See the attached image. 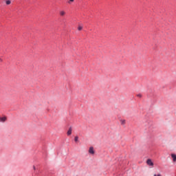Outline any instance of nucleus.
I'll list each match as a JSON object with an SVG mask.
<instances>
[{
  "label": "nucleus",
  "mask_w": 176,
  "mask_h": 176,
  "mask_svg": "<svg viewBox=\"0 0 176 176\" xmlns=\"http://www.w3.org/2000/svg\"><path fill=\"white\" fill-rule=\"evenodd\" d=\"M89 153L90 155H94L95 151H94V148L93 146L89 147Z\"/></svg>",
  "instance_id": "nucleus-1"
},
{
  "label": "nucleus",
  "mask_w": 176,
  "mask_h": 176,
  "mask_svg": "<svg viewBox=\"0 0 176 176\" xmlns=\"http://www.w3.org/2000/svg\"><path fill=\"white\" fill-rule=\"evenodd\" d=\"M8 120V118L4 116V117H0V122L1 123H5V122Z\"/></svg>",
  "instance_id": "nucleus-2"
},
{
  "label": "nucleus",
  "mask_w": 176,
  "mask_h": 176,
  "mask_svg": "<svg viewBox=\"0 0 176 176\" xmlns=\"http://www.w3.org/2000/svg\"><path fill=\"white\" fill-rule=\"evenodd\" d=\"M146 164H148V166H153V162H152V160H151V159L147 160Z\"/></svg>",
  "instance_id": "nucleus-3"
},
{
  "label": "nucleus",
  "mask_w": 176,
  "mask_h": 176,
  "mask_svg": "<svg viewBox=\"0 0 176 176\" xmlns=\"http://www.w3.org/2000/svg\"><path fill=\"white\" fill-rule=\"evenodd\" d=\"M72 134V128L70 127L69 130L67 131V135H71Z\"/></svg>",
  "instance_id": "nucleus-4"
},
{
  "label": "nucleus",
  "mask_w": 176,
  "mask_h": 176,
  "mask_svg": "<svg viewBox=\"0 0 176 176\" xmlns=\"http://www.w3.org/2000/svg\"><path fill=\"white\" fill-rule=\"evenodd\" d=\"M59 14H60V16H65V11H64V10L60 11Z\"/></svg>",
  "instance_id": "nucleus-5"
},
{
  "label": "nucleus",
  "mask_w": 176,
  "mask_h": 176,
  "mask_svg": "<svg viewBox=\"0 0 176 176\" xmlns=\"http://www.w3.org/2000/svg\"><path fill=\"white\" fill-rule=\"evenodd\" d=\"M171 157H172L173 162H176V155H175V154H172Z\"/></svg>",
  "instance_id": "nucleus-6"
},
{
  "label": "nucleus",
  "mask_w": 176,
  "mask_h": 176,
  "mask_svg": "<svg viewBox=\"0 0 176 176\" xmlns=\"http://www.w3.org/2000/svg\"><path fill=\"white\" fill-rule=\"evenodd\" d=\"M120 123H121V124H122V125L126 124V120H120Z\"/></svg>",
  "instance_id": "nucleus-7"
},
{
  "label": "nucleus",
  "mask_w": 176,
  "mask_h": 176,
  "mask_svg": "<svg viewBox=\"0 0 176 176\" xmlns=\"http://www.w3.org/2000/svg\"><path fill=\"white\" fill-rule=\"evenodd\" d=\"M6 5H10V3H12V1L10 0H7L6 1Z\"/></svg>",
  "instance_id": "nucleus-8"
},
{
  "label": "nucleus",
  "mask_w": 176,
  "mask_h": 176,
  "mask_svg": "<svg viewBox=\"0 0 176 176\" xmlns=\"http://www.w3.org/2000/svg\"><path fill=\"white\" fill-rule=\"evenodd\" d=\"M78 31H82V30H83V27L79 25L78 28Z\"/></svg>",
  "instance_id": "nucleus-9"
},
{
  "label": "nucleus",
  "mask_w": 176,
  "mask_h": 176,
  "mask_svg": "<svg viewBox=\"0 0 176 176\" xmlns=\"http://www.w3.org/2000/svg\"><path fill=\"white\" fill-rule=\"evenodd\" d=\"M78 140H79V138H78V136H76V137L74 138V141H75V142H78Z\"/></svg>",
  "instance_id": "nucleus-10"
},
{
  "label": "nucleus",
  "mask_w": 176,
  "mask_h": 176,
  "mask_svg": "<svg viewBox=\"0 0 176 176\" xmlns=\"http://www.w3.org/2000/svg\"><path fill=\"white\" fill-rule=\"evenodd\" d=\"M74 0H69L68 3L71 5L72 2H74Z\"/></svg>",
  "instance_id": "nucleus-11"
},
{
  "label": "nucleus",
  "mask_w": 176,
  "mask_h": 176,
  "mask_svg": "<svg viewBox=\"0 0 176 176\" xmlns=\"http://www.w3.org/2000/svg\"><path fill=\"white\" fill-rule=\"evenodd\" d=\"M138 97H140V98H141V97H142V95H141L140 94H138Z\"/></svg>",
  "instance_id": "nucleus-12"
},
{
  "label": "nucleus",
  "mask_w": 176,
  "mask_h": 176,
  "mask_svg": "<svg viewBox=\"0 0 176 176\" xmlns=\"http://www.w3.org/2000/svg\"><path fill=\"white\" fill-rule=\"evenodd\" d=\"M33 170H36V168L35 167V166H33Z\"/></svg>",
  "instance_id": "nucleus-13"
},
{
  "label": "nucleus",
  "mask_w": 176,
  "mask_h": 176,
  "mask_svg": "<svg viewBox=\"0 0 176 176\" xmlns=\"http://www.w3.org/2000/svg\"><path fill=\"white\" fill-rule=\"evenodd\" d=\"M157 176H162V175H160V174H158Z\"/></svg>",
  "instance_id": "nucleus-14"
},
{
  "label": "nucleus",
  "mask_w": 176,
  "mask_h": 176,
  "mask_svg": "<svg viewBox=\"0 0 176 176\" xmlns=\"http://www.w3.org/2000/svg\"><path fill=\"white\" fill-rule=\"evenodd\" d=\"M0 62H2V59L0 58Z\"/></svg>",
  "instance_id": "nucleus-15"
},
{
  "label": "nucleus",
  "mask_w": 176,
  "mask_h": 176,
  "mask_svg": "<svg viewBox=\"0 0 176 176\" xmlns=\"http://www.w3.org/2000/svg\"><path fill=\"white\" fill-rule=\"evenodd\" d=\"M154 176H157V175L156 174H155Z\"/></svg>",
  "instance_id": "nucleus-16"
}]
</instances>
